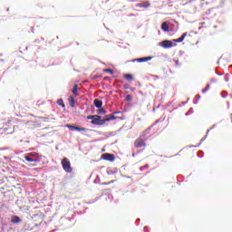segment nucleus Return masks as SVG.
<instances>
[{
	"label": "nucleus",
	"instance_id": "nucleus-1",
	"mask_svg": "<svg viewBox=\"0 0 232 232\" xmlns=\"http://www.w3.org/2000/svg\"><path fill=\"white\" fill-rule=\"evenodd\" d=\"M88 121H92L91 123L93 126H102L106 124V122H110V121H115V116L112 114H109L105 116V119L102 120V116L100 115H89L87 116Z\"/></svg>",
	"mask_w": 232,
	"mask_h": 232
},
{
	"label": "nucleus",
	"instance_id": "nucleus-2",
	"mask_svg": "<svg viewBox=\"0 0 232 232\" xmlns=\"http://www.w3.org/2000/svg\"><path fill=\"white\" fill-rule=\"evenodd\" d=\"M62 167L65 173H72L73 171V169H72V163L68 158H63L62 160Z\"/></svg>",
	"mask_w": 232,
	"mask_h": 232
},
{
	"label": "nucleus",
	"instance_id": "nucleus-3",
	"mask_svg": "<svg viewBox=\"0 0 232 232\" xmlns=\"http://www.w3.org/2000/svg\"><path fill=\"white\" fill-rule=\"evenodd\" d=\"M0 133H4L5 135H10L14 133V127L12 126V123L8 121L4 125L2 129H0Z\"/></svg>",
	"mask_w": 232,
	"mask_h": 232
},
{
	"label": "nucleus",
	"instance_id": "nucleus-4",
	"mask_svg": "<svg viewBox=\"0 0 232 232\" xmlns=\"http://www.w3.org/2000/svg\"><path fill=\"white\" fill-rule=\"evenodd\" d=\"M134 148L139 150V148H146V140L142 139V137H139L134 141Z\"/></svg>",
	"mask_w": 232,
	"mask_h": 232
},
{
	"label": "nucleus",
	"instance_id": "nucleus-5",
	"mask_svg": "<svg viewBox=\"0 0 232 232\" xmlns=\"http://www.w3.org/2000/svg\"><path fill=\"white\" fill-rule=\"evenodd\" d=\"M66 128H69L71 131H90V129L84 128V127H77L70 124L65 125Z\"/></svg>",
	"mask_w": 232,
	"mask_h": 232
},
{
	"label": "nucleus",
	"instance_id": "nucleus-6",
	"mask_svg": "<svg viewBox=\"0 0 232 232\" xmlns=\"http://www.w3.org/2000/svg\"><path fill=\"white\" fill-rule=\"evenodd\" d=\"M34 157H37V153L30 152L24 156V159L27 160V162H37V159H34Z\"/></svg>",
	"mask_w": 232,
	"mask_h": 232
},
{
	"label": "nucleus",
	"instance_id": "nucleus-7",
	"mask_svg": "<svg viewBox=\"0 0 232 232\" xmlns=\"http://www.w3.org/2000/svg\"><path fill=\"white\" fill-rule=\"evenodd\" d=\"M160 46H161V48L169 49V48H173L174 45H173V42L169 40H165L160 43Z\"/></svg>",
	"mask_w": 232,
	"mask_h": 232
},
{
	"label": "nucleus",
	"instance_id": "nucleus-8",
	"mask_svg": "<svg viewBox=\"0 0 232 232\" xmlns=\"http://www.w3.org/2000/svg\"><path fill=\"white\" fill-rule=\"evenodd\" d=\"M102 159H103V160H109L110 162H113V160H115V155L111 153H104L102 155Z\"/></svg>",
	"mask_w": 232,
	"mask_h": 232
},
{
	"label": "nucleus",
	"instance_id": "nucleus-9",
	"mask_svg": "<svg viewBox=\"0 0 232 232\" xmlns=\"http://www.w3.org/2000/svg\"><path fill=\"white\" fill-rule=\"evenodd\" d=\"M136 6L138 8H150V6H151V4L150 3V1H145L140 4H137Z\"/></svg>",
	"mask_w": 232,
	"mask_h": 232
},
{
	"label": "nucleus",
	"instance_id": "nucleus-10",
	"mask_svg": "<svg viewBox=\"0 0 232 232\" xmlns=\"http://www.w3.org/2000/svg\"><path fill=\"white\" fill-rule=\"evenodd\" d=\"M148 61H151V57H143V58H137L131 60V63H148Z\"/></svg>",
	"mask_w": 232,
	"mask_h": 232
},
{
	"label": "nucleus",
	"instance_id": "nucleus-11",
	"mask_svg": "<svg viewBox=\"0 0 232 232\" xmlns=\"http://www.w3.org/2000/svg\"><path fill=\"white\" fill-rule=\"evenodd\" d=\"M188 35V33H184L181 37L174 39L173 43H182L184 39H186V36Z\"/></svg>",
	"mask_w": 232,
	"mask_h": 232
},
{
	"label": "nucleus",
	"instance_id": "nucleus-12",
	"mask_svg": "<svg viewBox=\"0 0 232 232\" xmlns=\"http://www.w3.org/2000/svg\"><path fill=\"white\" fill-rule=\"evenodd\" d=\"M150 131H151L150 129H147V130H143L140 137H141V139H143V140H145L146 135L150 134Z\"/></svg>",
	"mask_w": 232,
	"mask_h": 232
},
{
	"label": "nucleus",
	"instance_id": "nucleus-13",
	"mask_svg": "<svg viewBox=\"0 0 232 232\" xmlns=\"http://www.w3.org/2000/svg\"><path fill=\"white\" fill-rule=\"evenodd\" d=\"M69 104L71 108H75V98L73 96L69 97Z\"/></svg>",
	"mask_w": 232,
	"mask_h": 232
},
{
	"label": "nucleus",
	"instance_id": "nucleus-14",
	"mask_svg": "<svg viewBox=\"0 0 232 232\" xmlns=\"http://www.w3.org/2000/svg\"><path fill=\"white\" fill-rule=\"evenodd\" d=\"M11 222L13 224H19V222H21V218L20 217H17V216H14L11 218Z\"/></svg>",
	"mask_w": 232,
	"mask_h": 232
},
{
	"label": "nucleus",
	"instance_id": "nucleus-15",
	"mask_svg": "<svg viewBox=\"0 0 232 232\" xmlns=\"http://www.w3.org/2000/svg\"><path fill=\"white\" fill-rule=\"evenodd\" d=\"M94 106L96 108H102V101L99 99L94 100Z\"/></svg>",
	"mask_w": 232,
	"mask_h": 232
},
{
	"label": "nucleus",
	"instance_id": "nucleus-16",
	"mask_svg": "<svg viewBox=\"0 0 232 232\" xmlns=\"http://www.w3.org/2000/svg\"><path fill=\"white\" fill-rule=\"evenodd\" d=\"M161 29L163 30V32H169V25H168V23L164 22L161 24Z\"/></svg>",
	"mask_w": 232,
	"mask_h": 232
},
{
	"label": "nucleus",
	"instance_id": "nucleus-17",
	"mask_svg": "<svg viewBox=\"0 0 232 232\" xmlns=\"http://www.w3.org/2000/svg\"><path fill=\"white\" fill-rule=\"evenodd\" d=\"M123 77H124V79H126L127 81H130V82L134 81L133 74H130V73L124 74Z\"/></svg>",
	"mask_w": 232,
	"mask_h": 232
},
{
	"label": "nucleus",
	"instance_id": "nucleus-18",
	"mask_svg": "<svg viewBox=\"0 0 232 232\" xmlns=\"http://www.w3.org/2000/svg\"><path fill=\"white\" fill-rule=\"evenodd\" d=\"M72 92L73 95H75L77 97V95H79V94H77V92H79V86L77 84H75L73 86V89Z\"/></svg>",
	"mask_w": 232,
	"mask_h": 232
},
{
	"label": "nucleus",
	"instance_id": "nucleus-19",
	"mask_svg": "<svg viewBox=\"0 0 232 232\" xmlns=\"http://www.w3.org/2000/svg\"><path fill=\"white\" fill-rule=\"evenodd\" d=\"M57 104L58 106H62L63 108H64V102L63 101V99H59L57 101Z\"/></svg>",
	"mask_w": 232,
	"mask_h": 232
},
{
	"label": "nucleus",
	"instance_id": "nucleus-20",
	"mask_svg": "<svg viewBox=\"0 0 232 232\" xmlns=\"http://www.w3.org/2000/svg\"><path fill=\"white\" fill-rule=\"evenodd\" d=\"M98 113H100L101 115H106V110H104L103 108L100 109L98 111Z\"/></svg>",
	"mask_w": 232,
	"mask_h": 232
},
{
	"label": "nucleus",
	"instance_id": "nucleus-21",
	"mask_svg": "<svg viewBox=\"0 0 232 232\" xmlns=\"http://www.w3.org/2000/svg\"><path fill=\"white\" fill-rule=\"evenodd\" d=\"M103 72H105L106 73L113 74V70H111V69H104Z\"/></svg>",
	"mask_w": 232,
	"mask_h": 232
},
{
	"label": "nucleus",
	"instance_id": "nucleus-22",
	"mask_svg": "<svg viewBox=\"0 0 232 232\" xmlns=\"http://www.w3.org/2000/svg\"><path fill=\"white\" fill-rule=\"evenodd\" d=\"M208 90H209V84H207L205 89L202 90V93H206V92H208Z\"/></svg>",
	"mask_w": 232,
	"mask_h": 232
},
{
	"label": "nucleus",
	"instance_id": "nucleus-23",
	"mask_svg": "<svg viewBox=\"0 0 232 232\" xmlns=\"http://www.w3.org/2000/svg\"><path fill=\"white\" fill-rule=\"evenodd\" d=\"M125 99H126V101L130 102V101H131L133 99V97L129 94V95L126 96Z\"/></svg>",
	"mask_w": 232,
	"mask_h": 232
},
{
	"label": "nucleus",
	"instance_id": "nucleus-24",
	"mask_svg": "<svg viewBox=\"0 0 232 232\" xmlns=\"http://www.w3.org/2000/svg\"><path fill=\"white\" fill-rule=\"evenodd\" d=\"M110 184H113V180H111L107 183H103V186H110Z\"/></svg>",
	"mask_w": 232,
	"mask_h": 232
}]
</instances>
